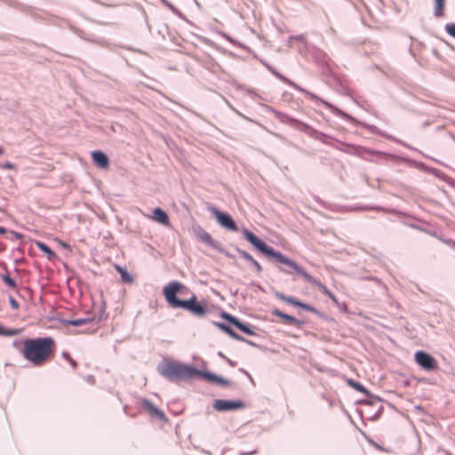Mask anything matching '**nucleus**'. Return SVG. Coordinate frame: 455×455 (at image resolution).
Wrapping results in <instances>:
<instances>
[{"label":"nucleus","mask_w":455,"mask_h":455,"mask_svg":"<svg viewBox=\"0 0 455 455\" xmlns=\"http://www.w3.org/2000/svg\"><path fill=\"white\" fill-rule=\"evenodd\" d=\"M245 239L250 242L254 247H256L262 253L275 258L278 262L283 263L291 268L294 272L299 274L304 278L305 281L312 283L319 289V291L328 296L333 302L338 303L335 295L328 290V288L320 281L315 279L311 275L307 273L301 268L295 261L290 259L279 251H275L273 248L267 246L263 241L258 238L252 232L248 229L243 231Z\"/></svg>","instance_id":"nucleus-1"},{"label":"nucleus","mask_w":455,"mask_h":455,"mask_svg":"<svg viewBox=\"0 0 455 455\" xmlns=\"http://www.w3.org/2000/svg\"><path fill=\"white\" fill-rule=\"evenodd\" d=\"M20 353L32 365L41 367L54 358L56 342L52 337L27 339Z\"/></svg>","instance_id":"nucleus-2"},{"label":"nucleus","mask_w":455,"mask_h":455,"mask_svg":"<svg viewBox=\"0 0 455 455\" xmlns=\"http://www.w3.org/2000/svg\"><path fill=\"white\" fill-rule=\"evenodd\" d=\"M188 289L178 281H172L163 288V294L172 308H183L192 315L202 317L207 313L205 305L197 300L196 294L192 293L188 299H179L176 295L188 293Z\"/></svg>","instance_id":"nucleus-3"},{"label":"nucleus","mask_w":455,"mask_h":455,"mask_svg":"<svg viewBox=\"0 0 455 455\" xmlns=\"http://www.w3.org/2000/svg\"><path fill=\"white\" fill-rule=\"evenodd\" d=\"M157 371L165 379L175 382L189 380L200 374L196 368L171 359H164L158 364Z\"/></svg>","instance_id":"nucleus-4"},{"label":"nucleus","mask_w":455,"mask_h":455,"mask_svg":"<svg viewBox=\"0 0 455 455\" xmlns=\"http://www.w3.org/2000/svg\"><path fill=\"white\" fill-rule=\"evenodd\" d=\"M210 211L214 215L218 223L221 225L223 228L230 231L238 230L236 223L234 221V220L231 218L229 214L222 212L215 207L210 208Z\"/></svg>","instance_id":"nucleus-5"},{"label":"nucleus","mask_w":455,"mask_h":455,"mask_svg":"<svg viewBox=\"0 0 455 455\" xmlns=\"http://www.w3.org/2000/svg\"><path fill=\"white\" fill-rule=\"evenodd\" d=\"M416 363L426 371L436 369V362L435 358L424 351H418L415 354Z\"/></svg>","instance_id":"nucleus-6"},{"label":"nucleus","mask_w":455,"mask_h":455,"mask_svg":"<svg viewBox=\"0 0 455 455\" xmlns=\"http://www.w3.org/2000/svg\"><path fill=\"white\" fill-rule=\"evenodd\" d=\"M244 403L242 401H229L218 399L213 403V408L219 411H235L243 409Z\"/></svg>","instance_id":"nucleus-7"},{"label":"nucleus","mask_w":455,"mask_h":455,"mask_svg":"<svg viewBox=\"0 0 455 455\" xmlns=\"http://www.w3.org/2000/svg\"><path fill=\"white\" fill-rule=\"evenodd\" d=\"M221 317L227 321H228L230 323L234 324L235 327H237L240 331L243 332L248 334V335H253L254 331L250 328V326L243 324L241 323L236 317L229 315L228 313H222Z\"/></svg>","instance_id":"nucleus-8"},{"label":"nucleus","mask_w":455,"mask_h":455,"mask_svg":"<svg viewBox=\"0 0 455 455\" xmlns=\"http://www.w3.org/2000/svg\"><path fill=\"white\" fill-rule=\"evenodd\" d=\"M276 298L279 299L280 300H283V301L290 304V305L301 307L308 312L315 311V308L313 307H311L310 305H307L306 303L300 302L293 297L285 296L284 294H282V293H276Z\"/></svg>","instance_id":"nucleus-9"},{"label":"nucleus","mask_w":455,"mask_h":455,"mask_svg":"<svg viewBox=\"0 0 455 455\" xmlns=\"http://www.w3.org/2000/svg\"><path fill=\"white\" fill-rule=\"evenodd\" d=\"M92 158L96 166L101 169H108L109 166V160L108 156L102 151H93Z\"/></svg>","instance_id":"nucleus-10"},{"label":"nucleus","mask_w":455,"mask_h":455,"mask_svg":"<svg viewBox=\"0 0 455 455\" xmlns=\"http://www.w3.org/2000/svg\"><path fill=\"white\" fill-rule=\"evenodd\" d=\"M150 219L157 223L164 225V226H170V220H169L168 214L161 208H156L153 211V213L150 216Z\"/></svg>","instance_id":"nucleus-11"},{"label":"nucleus","mask_w":455,"mask_h":455,"mask_svg":"<svg viewBox=\"0 0 455 455\" xmlns=\"http://www.w3.org/2000/svg\"><path fill=\"white\" fill-rule=\"evenodd\" d=\"M142 405L144 407V409L153 417H156L160 419H165V415L164 413L160 411L155 404H153L152 403H150L149 401L148 400H143L142 401Z\"/></svg>","instance_id":"nucleus-12"},{"label":"nucleus","mask_w":455,"mask_h":455,"mask_svg":"<svg viewBox=\"0 0 455 455\" xmlns=\"http://www.w3.org/2000/svg\"><path fill=\"white\" fill-rule=\"evenodd\" d=\"M272 314L274 315H276V316L280 317L282 319V321L284 323H286V324L296 325V326H299L300 325V322L299 320H297L295 317H293V316H291L290 315L283 313L279 309H274L272 311Z\"/></svg>","instance_id":"nucleus-13"},{"label":"nucleus","mask_w":455,"mask_h":455,"mask_svg":"<svg viewBox=\"0 0 455 455\" xmlns=\"http://www.w3.org/2000/svg\"><path fill=\"white\" fill-rule=\"evenodd\" d=\"M204 378L210 381V382H213V383H216V384H219V385H222V386H227L229 384V381L227 380V379H224L213 373H210V372H205L204 373Z\"/></svg>","instance_id":"nucleus-14"},{"label":"nucleus","mask_w":455,"mask_h":455,"mask_svg":"<svg viewBox=\"0 0 455 455\" xmlns=\"http://www.w3.org/2000/svg\"><path fill=\"white\" fill-rule=\"evenodd\" d=\"M213 323L220 330L223 331L224 332L228 334L230 337H232L233 339H237V340H242L243 339L238 334H236L232 329H230L226 324H224L222 323H219V322H214Z\"/></svg>","instance_id":"nucleus-15"},{"label":"nucleus","mask_w":455,"mask_h":455,"mask_svg":"<svg viewBox=\"0 0 455 455\" xmlns=\"http://www.w3.org/2000/svg\"><path fill=\"white\" fill-rule=\"evenodd\" d=\"M116 270L120 274L123 282L132 283L133 282L132 276L119 265L115 266Z\"/></svg>","instance_id":"nucleus-16"},{"label":"nucleus","mask_w":455,"mask_h":455,"mask_svg":"<svg viewBox=\"0 0 455 455\" xmlns=\"http://www.w3.org/2000/svg\"><path fill=\"white\" fill-rule=\"evenodd\" d=\"M36 247L43 252H44L45 254H47L48 256V259H53L56 254L54 253L53 251H52L45 243H42V242H36Z\"/></svg>","instance_id":"nucleus-17"},{"label":"nucleus","mask_w":455,"mask_h":455,"mask_svg":"<svg viewBox=\"0 0 455 455\" xmlns=\"http://www.w3.org/2000/svg\"><path fill=\"white\" fill-rule=\"evenodd\" d=\"M21 331H22L21 329H6L4 326L0 325V335H3V336H7V337L15 336V335L20 334Z\"/></svg>","instance_id":"nucleus-18"},{"label":"nucleus","mask_w":455,"mask_h":455,"mask_svg":"<svg viewBox=\"0 0 455 455\" xmlns=\"http://www.w3.org/2000/svg\"><path fill=\"white\" fill-rule=\"evenodd\" d=\"M435 14L436 17L443 16V9L445 4V0H435Z\"/></svg>","instance_id":"nucleus-19"},{"label":"nucleus","mask_w":455,"mask_h":455,"mask_svg":"<svg viewBox=\"0 0 455 455\" xmlns=\"http://www.w3.org/2000/svg\"><path fill=\"white\" fill-rule=\"evenodd\" d=\"M1 278L4 281V283H5V285H7L8 287H10L13 290L17 289V283H15V281L13 279H12L10 277V275L8 274L2 275Z\"/></svg>","instance_id":"nucleus-20"},{"label":"nucleus","mask_w":455,"mask_h":455,"mask_svg":"<svg viewBox=\"0 0 455 455\" xmlns=\"http://www.w3.org/2000/svg\"><path fill=\"white\" fill-rule=\"evenodd\" d=\"M90 322L89 319H86V318H80V319H76V320H71V321H68V323L73 325V326H81L86 323Z\"/></svg>","instance_id":"nucleus-21"},{"label":"nucleus","mask_w":455,"mask_h":455,"mask_svg":"<svg viewBox=\"0 0 455 455\" xmlns=\"http://www.w3.org/2000/svg\"><path fill=\"white\" fill-rule=\"evenodd\" d=\"M348 384L357 391H360L362 393L365 392V388L359 382L349 379Z\"/></svg>","instance_id":"nucleus-22"},{"label":"nucleus","mask_w":455,"mask_h":455,"mask_svg":"<svg viewBox=\"0 0 455 455\" xmlns=\"http://www.w3.org/2000/svg\"><path fill=\"white\" fill-rule=\"evenodd\" d=\"M62 356L71 364L73 369H76L77 363L74 359H72V357L70 356V355L68 352H63Z\"/></svg>","instance_id":"nucleus-23"},{"label":"nucleus","mask_w":455,"mask_h":455,"mask_svg":"<svg viewBox=\"0 0 455 455\" xmlns=\"http://www.w3.org/2000/svg\"><path fill=\"white\" fill-rule=\"evenodd\" d=\"M445 29L449 35L455 38V23L447 24Z\"/></svg>","instance_id":"nucleus-24"},{"label":"nucleus","mask_w":455,"mask_h":455,"mask_svg":"<svg viewBox=\"0 0 455 455\" xmlns=\"http://www.w3.org/2000/svg\"><path fill=\"white\" fill-rule=\"evenodd\" d=\"M200 238L202 241L205 242V243H210L211 240H212V236L210 235L209 233H207L206 231H203L201 234H200Z\"/></svg>","instance_id":"nucleus-25"},{"label":"nucleus","mask_w":455,"mask_h":455,"mask_svg":"<svg viewBox=\"0 0 455 455\" xmlns=\"http://www.w3.org/2000/svg\"><path fill=\"white\" fill-rule=\"evenodd\" d=\"M9 301L13 309L19 308V303L16 301L14 298L10 297Z\"/></svg>","instance_id":"nucleus-26"},{"label":"nucleus","mask_w":455,"mask_h":455,"mask_svg":"<svg viewBox=\"0 0 455 455\" xmlns=\"http://www.w3.org/2000/svg\"><path fill=\"white\" fill-rule=\"evenodd\" d=\"M1 168L6 169V170H12V169H14V164L10 162H6L1 165Z\"/></svg>","instance_id":"nucleus-27"},{"label":"nucleus","mask_w":455,"mask_h":455,"mask_svg":"<svg viewBox=\"0 0 455 455\" xmlns=\"http://www.w3.org/2000/svg\"><path fill=\"white\" fill-rule=\"evenodd\" d=\"M242 256H243V259H245L246 260L251 261V263H252V261L254 260V259L252 258V256H251V255H250L248 252H245V251L242 252Z\"/></svg>","instance_id":"nucleus-28"},{"label":"nucleus","mask_w":455,"mask_h":455,"mask_svg":"<svg viewBox=\"0 0 455 455\" xmlns=\"http://www.w3.org/2000/svg\"><path fill=\"white\" fill-rule=\"evenodd\" d=\"M57 242H58V243H59L61 247H63V248H65V249H68V250H69V249H70V246H69L67 243H65V242H63V241H61V240H60V239H58V240H57Z\"/></svg>","instance_id":"nucleus-29"},{"label":"nucleus","mask_w":455,"mask_h":455,"mask_svg":"<svg viewBox=\"0 0 455 455\" xmlns=\"http://www.w3.org/2000/svg\"><path fill=\"white\" fill-rule=\"evenodd\" d=\"M252 264L254 265L258 272H260L262 270L260 264L256 259L252 261Z\"/></svg>","instance_id":"nucleus-30"},{"label":"nucleus","mask_w":455,"mask_h":455,"mask_svg":"<svg viewBox=\"0 0 455 455\" xmlns=\"http://www.w3.org/2000/svg\"><path fill=\"white\" fill-rule=\"evenodd\" d=\"M21 342L20 340H15L13 342V346L16 347V348H19L20 346Z\"/></svg>","instance_id":"nucleus-31"},{"label":"nucleus","mask_w":455,"mask_h":455,"mask_svg":"<svg viewBox=\"0 0 455 455\" xmlns=\"http://www.w3.org/2000/svg\"><path fill=\"white\" fill-rule=\"evenodd\" d=\"M6 233V229L3 227H0V234H5Z\"/></svg>","instance_id":"nucleus-32"},{"label":"nucleus","mask_w":455,"mask_h":455,"mask_svg":"<svg viewBox=\"0 0 455 455\" xmlns=\"http://www.w3.org/2000/svg\"><path fill=\"white\" fill-rule=\"evenodd\" d=\"M253 453H255V451H251L250 453H248V452H240V455H251V454H253Z\"/></svg>","instance_id":"nucleus-33"},{"label":"nucleus","mask_w":455,"mask_h":455,"mask_svg":"<svg viewBox=\"0 0 455 455\" xmlns=\"http://www.w3.org/2000/svg\"><path fill=\"white\" fill-rule=\"evenodd\" d=\"M15 234V236L18 237V238H21L22 237V235L19 234V233H14Z\"/></svg>","instance_id":"nucleus-34"},{"label":"nucleus","mask_w":455,"mask_h":455,"mask_svg":"<svg viewBox=\"0 0 455 455\" xmlns=\"http://www.w3.org/2000/svg\"><path fill=\"white\" fill-rule=\"evenodd\" d=\"M4 150L2 147H0V155L4 154Z\"/></svg>","instance_id":"nucleus-35"},{"label":"nucleus","mask_w":455,"mask_h":455,"mask_svg":"<svg viewBox=\"0 0 455 455\" xmlns=\"http://www.w3.org/2000/svg\"><path fill=\"white\" fill-rule=\"evenodd\" d=\"M283 272H286V273H288V274L291 273V271H289V270H284V269H283Z\"/></svg>","instance_id":"nucleus-36"}]
</instances>
